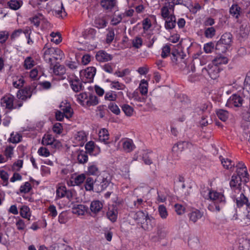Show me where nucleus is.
<instances>
[{
    "label": "nucleus",
    "mask_w": 250,
    "mask_h": 250,
    "mask_svg": "<svg viewBox=\"0 0 250 250\" xmlns=\"http://www.w3.org/2000/svg\"><path fill=\"white\" fill-rule=\"evenodd\" d=\"M246 210L243 212V220L246 225L250 224V208L249 206L246 208Z\"/></svg>",
    "instance_id": "obj_64"
},
{
    "label": "nucleus",
    "mask_w": 250,
    "mask_h": 250,
    "mask_svg": "<svg viewBox=\"0 0 250 250\" xmlns=\"http://www.w3.org/2000/svg\"><path fill=\"white\" fill-rule=\"evenodd\" d=\"M32 189V186L29 182H26L21 185L20 188V192L21 193H27Z\"/></svg>",
    "instance_id": "obj_58"
},
{
    "label": "nucleus",
    "mask_w": 250,
    "mask_h": 250,
    "mask_svg": "<svg viewBox=\"0 0 250 250\" xmlns=\"http://www.w3.org/2000/svg\"><path fill=\"white\" fill-rule=\"evenodd\" d=\"M96 34V30L91 28L85 29L82 33L83 37L85 39H93Z\"/></svg>",
    "instance_id": "obj_43"
},
{
    "label": "nucleus",
    "mask_w": 250,
    "mask_h": 250,
    "mask_svg": "<svg viewBox=\"0 0 250 250\" xmlns=\"http://www.w3.org/2000/svg\"><path fill=\"white\" fill-rule=\"evenodd\" d=\"M208 199L212 201L208 207V209L212 212H219L226 204L224 193L215 190H209Z\"/></svg>",
    "instance_id": "obj_1"
},
{
    "label": "nucleus",
    "mask_w": 250,
    "mask_h": 250,
    "mask_svg": "<svg viewBox=\"0 0 250 250\" xmlns=\"http://www.w3.org/2000/svg\"><path fill=\"white\" fill-rule=\"evenodd\" d=\"M236 167L237 175L236 176L241 178L242 179L243 184H245L249 181L247 167L242 162H239L236 166Z\"/></svg>",
    "instance_id": "obj_11"
},
{
    "label": "nucleus",
    "mask_w": 250,
    "mask_h": 250,
    "mask_svg": "<svg viewBox=\"0 0 250 250\" xmlns=\"http://www.w3.org/2000/svg\"><path fill=\"white\" fill-rule=\"evenodd\" d=\"M228 61L229 60L226 57L219 55L213 59L211 63L218 65L222 64H227L228 62Z\"/></svg>",
    "instance_id": "obj_48"
},
{
    "label": "nucleus",
    "mask_w": 250,
    "mask_h": 250,
    "mask_svg": "<svg viewBox=\"0 0 250 250\" xmlns=\"http://www.w3.org/2000/svg\"><path fill=\"white\" fill-rule=\"evenodd\" d=\"M186 141L180 142L175 144L172 148V151L174 153H177V155L179 152H182L185 148L186 145H188Z\"/></svg>",
    "instance_id": "obj_46"
},
{
    "label": "nucleus",
    "mask_w": 250,
    "mask_h": 250,
    "mask_svg": "<svg viewBox=\"0 0 250 250\" xmlns=\"http://www.w3.org/2000/svg\"><path fill=\"white\" fill-rule=\"evenodd\" d=\"M216 34V29L214 27H209L205 28L204 35L208 39L212 38Z\"/></svg>",
    "instance_id": "obj_57"
},
{
    "label": "nucleus",
    "mask_w": 250,
    "mask_h": 250,
    "mask_svg": "<svg viewBox=\"0 0 250 250\" xmlns=\"http://www.w3.org/2000/svg\"><path fill=\"white\" fill-rule=\"evenodd\" d=\"M110 183V177L109 176L103 177L99 185H96V188L97 192H100L104 190Z\"/></svg>",
    "instance_id": "obj_26"
},
{
    "label": "nucleus",
    "mask_w": 250,
    "mask_h": 250,
    "mask_svg": "<svg viewBox=\"0 0 250 250\" xmlns=\"http://www.w3.org/2000/svg\"><path fill=\"white\" fill-rule=\"evenodd\" d=\"M22 104V102L16 100L15 97L10 94L5 95L0 100L1 107L6 110V112H9L15 109H19Z\"/></svg>",
    "instance_id": "obj_2"
},
{
    "label": "nucleus",
    "mask_w": 250,
    "mask_h": 250,
    "mask_svg": "<svg viewBox=\"0 0 250 250\" xmlns=\"http://www.w3.org/2000/svg\"><path fill=\"white\" fill-rule=\"evenodd\" d=\"M109 134L108 130L105 128H103L99 132V140L104 144H108Z\"/></svg>",
    "instance_id": "obj_37"
},
{
    "label": "nucleus",
    "mask_w": 250,
    "mask_h": 250,
    "mask_svg": "<svg viewBox=\"0 0 250 250\" xmlns=\"http://www.w3.org/2000/svg\"><path fill=\"white\" fill-rule=\"evenodd\" d=\"M22 4L23 1L21 0H10L7 2L8 7L13 10H18Z\"/></svg>",
    "instance_id": "obj_39"
},
{
    "label": "nucleus",
    "mask_w": 250,
    "mask_h": 250,
    "mask_svg": "<svg viewBox=\"0 0 250 250\" xmlns=\"http://www.w3.org/2000/svg\"><path fill=\"white\" fill-rule=\"evenodd\" d=\"M219 159L223 166L226 169H231L234 166V163L228 158H224L221 156Z\"/></svg>",
    "instance_id": "obj_47"
},
{
    "label": "nucleus",
    "mask_w": 250,
    "mask_h": 250,
    "mask_svg": "<svg viewBox=\"0 0 250 250\" xmlns=\"http://www.w3.org/2000/svg\"><path fill=\"white\" fill-rule=\"evenodd\" d=\"M96 72V69L94 67H89L84 70L80 71V76L82 81L84 83H91Z\"/></svg>",
    "instance_id": "obj_5"
},
{
    "label": "nucleus",
    "mask_w": 250,
    "mask_h": 250,
    "mask_svg": "<svg viewBox=\"0 0 250 250\" xmlns=\"http://www.w3.org/2000/svg\"><path fill=\"white\" fill-rule=\"evenodd\" d=\"M165 20V27L167 30L173 29L176 24V17L175 15L164 19Z\"/></svg>",
    "instance_id": "obj_32"
},
{
    "label": "nucleus",
    "mask_w": 250,
    "mask_h": 250,
    "mask_svg": "<svg viewBox=\"0 0 250 250\" xmlns=\"http://www.w3.org/2000/svg\"><path fill=\"white\" fill-rule=\"evenodd\" d=\"M109 86L111 89L117 90H124L126 88L125 85L123 83L116 80H114Z\"/></svg>",
    "instance_id": "obj_50"
},
{
    "label": "nucleus",
    "mask_w": 250,
    "mask_h": 250,
    "mask_svg": "<svg viewBox=\"0 0 250 250\" xmlns=\"http://www.w3.org/2000/svg\"><path fill=\"white\" fill-rule=\"evenodd\" d=\"M159 214L163 219H166L168 216V211L166 207L164 205H160L158 208Z\"/></svg>",
    "instance_id": "obj_59"
},
{
    "label": "nucleus",
    "mask_w": 250,
    "mask_h": 250,
    "mask_svg": "<svg viewBox=\"0 0 250 250\" xmlns=\"http://www.w3.org/2000/svg\"><path fill=\"white\" fill-rule=\"evenodd\" d=\"M51 69H52V73L55 75H62L65 73V68L63 65L60 64L59 63L50 65Z\"/></svg>",
    "instance_id": "obj_30"
},
{
    "label": "nucleus",
    "mask_w": 250,
    "mask_h": 250,
    "mask_svg": "<svg viewBox=\"0 0 250 250\" xmlns=\"http://www.w3.org/2000/svg\"><path fill=\"white\" fill-rule=\"evenodd\" d=\"M60 107L62 112L57 111L56 112V118L58 121H62L64 117L69 119L72 116L73 111L69 103L62 102Z\"/></svg>",
    "instance_id": "obj_4"
},
{
    "label": "nucleus",
    "mask_w": 250,
    "mask_h": 250,
    "mask_svg": "<svg viewBox=\"0 0 250 250\" xmlns=\"http://www.w3.org/2000/svg\"><path fill=\"white\" fill-rule=\"evenodd\" d=\"M243 99L240 95L233 94L228 100L226 106L230 108L238 107L242 106Z\"/></svg>",
    "instance_id": "obj_13"
},
{
    "label": "nucleus",
    "mask_w": 250,
    "mask_h": 250,
    "mask_svg": "<svg viewBox=\"0 0 250 250\" xmlns=\"http://www.w3.org/2000/svg\"><path fill=\"white\" fill-rule=\"evenodd\" d=\"M22 138V135L18 132H14L11 133L8 141L13 144H18L21 141Z\"/></svg>",
    "instance_id": "obj_42"
},
{
    "label": "nucleus",
    "mask_w": 250,
    "mask_h": 250,
    "mask_svg": "<svg viewBox=\"0 0 250 250\" xmlns=\"http://www.w3.org/2000/svg\"><path fill=\"white\" fill-rule=\"evenodd\" d=\"M85 178L86 176L84 173L79 175L75 174L72 175L67 181V184L69 186H80L85 181Z\"/></svg>",
    "instance_id": "obj_14"
},
{
    "label": "nucleus",
    "mask_w": 250,
    "mask_h": 250,
    "mask_svg": "<svg viewBox=\"0 0 250 250\" xmlns=\"http://www.w3.org/2000/svg\"><path fill=\"white\" fill-rule=\"evenodd\" d=\"M174 1L167 2L161 9V15L164 19L174 16Z\"/></svg>",
    "instance_id": "obj_7"
},
{
    "label": "nucleus",
    "mask_w": 250,
    "mask_h": 250,
    "mask_svg": "<svg viewBox=\"0 0 250 250\" xmlns=\"http://www.w3.org/2000/svg\"><path fill=\"white\" fill-rule=\"evenodd\" d=\"M118 209L116 206H111L108 208L106 216L112 223L116 222L118 218Z\"/></svg>",
    "instance_id": "obj_21"
},
{
    "label": "nucleus",
    "mask_w": 250,
    "mask_h": 250,
    "mask_svg": "<svg viewBox=\"0 0 250 250\" xmlns=\"http://www.w3.org/2000/svg\"><path fill=\"white\" fill-rule=\"evenodd\" d=\"M240 8L237 4H233L229 9L230 14L234 17L238 18L240 15Z\"/></svg>",
    "instance_id": "obj_61"
},
{
    "label": "nucleus",
    "mask_w": 250,
    "mask_h": 250,
    "mask_svg": "<svg viewBox=\"0 0 250 250\" xmlns=\"http://www.w3.org/2000/svg\"><path fill=\"white\" fill-rule=\"evenodd\" d=\"M88 209L87 206L83 204H78L73 207L72 212L78 216L83 215L87 211Z\"/></svg>",
    "instance_id": "obj_24"
},
{
    "label": "nucleus",
    "mask_w": 250,
    "mask_h": 250,
    "mask_svg": "<svg viewBox=\"0 0 250 250\" xmlns=\"http://www.w3.org/2000/svg\"><path fill=\"white\" fill-rule=\"evenodd\" d=\"M119 143L123 150L126 153L131 152L136 148V146L131 139L122 138Z\"/></svg>",
    "instance_id": "obj_12"
},
{
    "label": "nucleus",
    "mask_w": 250,
    "mask_h": 250,
    "mask_svg": "<svg viewBox=\"0 0 250 250\" xmlns=\"http://www.w3.org/2000/svg\"><path fill=\"white\" fill-rule=\"evenodd\" d=\"M139 88L141 93L142 95H146L148 92V83L147 81L145 79H143L141 81Z\"/></svg>",
    "instance_id": "obj_53"
},
{
    "label": "nucleus",
    "mask_w": 250,
    "mask_h": 250,
    "mask_svg": "<svg viewBox=\"0 0 250 250\" xmlns=\"http://www.w3.org/2000/svg\"><path fill=\"white\" fill-rule=\"evenodd\" d=\"M12 78V85L15 88L20 89L23 86L25 81L22 76H14Z\"/></svg>",
    "instance_id": "obj_31"
},
{
    "label": "nucleus",
    "mask_w": 250,
    "mask_h": 250,
    "mask_svg": "<svg viewBox=\"0 0 250 250\" xmlns=\"http://www.w3.org/2000/svg\"><path fill=\"white\" fill-rule=\"evenodd\" d=\"M216 115L218 118L223 122L226 121L229 117L228 111L221 109L216 110Z\"/></svg>",
    "instance_id": "obj_49"
},
{
    "label": "nucleus",
    "mask_w": 250,
    "mask_h": 250,
    "mask_svg": "<svg viewBox=\"0 0 250 250\" xmlns=\"http://www.w3.org/2000/svg\"><path fill=\"white\" fill-rule=\"evenodd\" d=\"M233 196L235 198L236 204L238 207H242L244 205H245L246 208L249 206L248 198L244 195L243 191L240 192L239 194L234 193Z\"/></svg>",
    "instance_id": "obj_17"
},
{
    "label": "nucleus",
    "mask_w": 250,
    "mask_h": 250,
    "mask_svg": "<svg viewBox=\"0 0 250 250\" xmlns=\"http://www.w3.org/2000/svg\"><path fill=\"white\" fill-rule=\"evenodd\" d=\"M203 215V213L198 209H195L188 214L189 220L193 223L196 222L201 219Z\"/></svg>",
    "instance_id": "obj_28"
},
{
    "label": "nucleus",
    "mask_w": 250,
    "mask_h": 250,
    "mask_svg": "<svg viewBox=\"0 0 250 250\" xmlns=\"http://www.w3.org/2000/svg\"><path fill=\"white\" fill-rule=\"evenodd\" d=\"M123 18L124 15L122 13H114L112 16L110 23L112 25H116L121 22Z\"/></svg>",
    "instance_id": "obj_45"
},
{
    "label": "nucleus",
    "mask_w": 250,
    "mask_h": 250,
    "mask_svg": "<svg viewBox=\"0 0 250 250\" xmlns=\"http://www.w3.org/2000/svg\"><path fill=\"white\" fill-rule=\"evenodd\" d=\"M42 143L44 146H50L53 148H59L62 146L61 142L55 139L50 134H45L42 139Z\"/></svg>",
    "instance_id": "obj_9"
},
{
    "label": "nucleus",
    "mask_w": 250,
    "mask_h": 250,
    "mask_svg": "<svg viewBox=\"0 0 250 250\" xmlns=\"http://www.w3.org/2000/svg\"><path fill=\"white\" fill-rule=\"evenodd\" d=\"M87 135L84 131H78L74 134L73 141L76 145L83 146L87 141Z\"/></svg>",
    "instance_id": "obj_16"
},
{
    "label": "nucleus",
    "mask_w": 250,
    "mask_h": 250,
    "mask_svg": "<svg viewBox=\"0 0 250 250\" xmlns=\"http://www.w3.org/2000/svg\"><path fill=\"white\" fill-rule=\"evenodd\" d=\"M172 55L171 60L173 62L176 63L180 61L185 62L183 60L186 57V54L182 50L173 51L172 53Z\"/></svg>",
    "instance_id": "obj_34"
},
{
    "label": "nucleus",
    "mask_w": 250,
    "mask_h": 250,
    "mask_svg": "<svg viewBox=\"0 0 250 250\" xmlns=\"http://www.w3.org/2000/svg\"><path fill=\"white\" fill-rule=\"evenodd\" d=\"M54 51V47H51L48 43L44 45L42 50L44 60L50 65H53V56Z\"/></svg>",
    "instance_id": "obj_8"
},
{
    "label": "nucleus",
    "mask_w": 250,
    "mask_h": 250,
    "mask_svg": "<svg viewBox=\"0 0 250 250\" xmlns=\"http://www.w3.org/2000/svg\"><path fill=\"white\" fill-rule=\"evenodd\" d=\"M69 82L72 89L76 92L83 89V86L81 81L76 76H72L69 78Z\"/></svg>",
    "instance_id": "obj_18"
},
{
    "label": "nucleus",
    "mask_w": 250,
    "mask_h": 250,
    "mask_svg": "<svg viewBox=\"0 0 250 250\" xmlns=\"http://www.w3.org/2000/svg\"><path fill=\"white\" fill-rule=\"evenodd\" d=\"M117 99V95L116 92L110 90L106 92L104 95V99L109 101H115Z\"/></svg>",
    "instance_id": "obj_60"
},
{
    "label": "nucleus",
    "mask_w": 250,
    "mask_h": 250,
    "mask_svg": "<svg viewBox=\"0 0 250 250\" xmlns=\"http://www.w3.org/2000/svg\"><path fill=\"white\" fill-rule=\"evenodd\" d=\"M167 235V231L163 228H158L156 235L151 236V239L154 241H159L165 238Z\"/></svg>",
    "instance_id": "obj_33"
},
{
    "label": "nucleus",
    "mask_w": 250,
    "mask_h": 250,
    "mask_svg": "<svg viewBox=\"0 0 250 250\" xmlns=\"http://www.w3.org/2000/svg\"><path fill=\"white\" fill-rule=\"evenodd\" d=\"M99 104V99L98 97L92 94H89L87 100L85 101L84 107H89L91 106H95Z\"/></svg>",
    "instance_id": "obj_35"
},
{
    "label": "nucleus",
    "mask_w": 250,
    "mask_h": 250,
    "mask_svg": "<svg viewBox=\"0 0 250 250\" xmlns=\"http://www.w3.org/2000/svg\"><path fill=\"white\" fill-rule=\"evenodd\" d=\"M242 179L239 176L233 175L229 182V185L234 193L239 194L242 190Z\"/></svg>",
    "instance_id": "obj_10"
},
{
    "label": "nucleus",
    "mask_w": 250,
    "mask_h": 250,
    "mask_svg": "<svg viewBox=\"0 0 250 250\" xmlns=\"http://www.w3.org/2000/svg\"><path fill=\"white\" fill-rule=\"evenodd\" d=\"M150 152L143 150L141 152L142 159L146 165H150L152 164V161L150 157Z\"/></svg>",
    "instance_id": "obj_55"
},
{
    "label": "nucleus",
    "mask_w": 250,
    "mask_h": 250,
    "mask_svg": "<svg viewBox=\"0 0 250 250\" xmlns=\"http://www.w3.org/2000/svg\"><path fill=\"white\" fill-rule=\"evenodd\" d=\"M94 24L99 29L104 28L106 26L107 21L104 17L98 16L95 20Z\"/></svg>",
    "instance_id": "obj_40"
},
{
    "label": "nucleus",
    "mask_w": 250,
    "mask_h": 250,
    "mask_svg": "<svg viewBox=\"0 0 250 250\" xmlns=\"http://www.w3.org/2000/svg\"><path fill=\"white\" fill-rule=\"evenodd\" d=\"M233 43V36L229 32L224 33L217 41L215 49L220 52H226L231 46Z\"/></svg>",
    "instance_id": "obj_3"
},
{
    "label": "nucleus",
    "mask_w": 250,
    "mask_h": 250,
    "mask_svg": "<svg viewBox=\"0 0 250 250\" xmlns=\"http://www.w3.org/2000/svg\"><path fill=\"white\" fill-rule=\"evenodd\" d=\"M88 96V95L87 93L83 92L79 94L76 95L75 97H76L77 101L83 106L85 104V101L87 100Z\"/></svg>",
    "instance_id": "obj_56"
},
{
    "label": "nucleus",
    "mask_w": 250,
    "mask_h": 250,
    "mask_svg": "<svg viewBox=\"0 0 250 250\" xmlns=\"http://www.w3.org/2000/svg\"><path fill=\"white\" fill-rule=\"evenodd\" d=\"M20 214L21 216L28 220H30L31 215L30 209L27 206H22L20 209Z\"/></svg>",
    "instance_id": "obj_41"
},
{
    "label": "nucleus",
    "mask_w": 250,
    "mask_h": 250,
    "mask_svg": "<svg viewBox=\"0 0 250 250\" xmlns=\"http://www.w3.org/2000/svg\"><path fill=\"white\" fill-rule=\"evenodd\" d=\"M62 6V3L60 0H51L46 4V7L49 8L52 13Z\"/></svg>",
    "instance_id": "obj_29"
},
{
    "label": "nucleus",
    "mask_w": 250,
    "mask_h": 250,
    "mask_svg": "<svg viewBox=\"0 0 250 250\" xmlns=\"http://www.w3.org/2000/svg\"><path fill=\"white\" fill-rule=\"evenodd\" d=\"M87 173L89 175L96 176L100 173L98 164L97 162H91L88 164Z\"/></svg>",
    "instance_id": "obj_27"
},
{
    "label": "nucleus",
    "mask_w": 250,
    "mask_h": 250,
    "mask_svg": "<svg viewBox=\"0 0 250 250\" xmlns=\"http://www.w3.org/2000/svg\"><path fill=\"white\" fill-rule=\"evenodd\" d=\"M116 0H101L100 4L104 10L110 12L117 8Z\"/></svg>",
    "instance_id": "obj_19"
},
{
    "label": "nucleus",
    "mask_w": 250,
    "mask_h": 250,
    "mask_svg": "<svg viewBox=\"0 0 250 250\" xmlns=\"http://www.w3.org/2000/svg\"><path fill=\"white\" fill-rule=\"evenodd\" d=\"M221 69L218 65L212 63H209L207 68H204L202 69V73L204 75L208 73L209 77L212 80L217 79L219 76Z\"/></svg>",
    "instance_id": "obj_6"
},
{
    "label": "nucleus",
    "mask_w": 250,
    "mask_h": 250,
    "mask_svg": "<svg viewBox=\"0 0 250 250\" xmlns=\"http://www.w3.org/2000/svg\"><path fill=\"white\" fill-rule=\"evenodd\" d=\"M73 196V191L67 189L65 186H60L56 190V197L58 198L66 197L68 200H71Z\"/></svg>",
    "instance_id": "obj_15"
},
{
    "label": "nucleus",
    "mask_w": 250,
    "mask_h": 250,
    "mask_svg": "<svg viewBox=\"0 0 250 250\" xmlns=\"http://www.w3.org/2000/svg\"><path fill=\"white\" fill-rule=\"evenodd\" d=\"M53 61L54 60H62L64 58V54L62 50L58 48H54Z\"/></svg>",
    "instance_id": "obj_54"
},
{
    "label": "nucleus",
    "mask_w": 250,
    "mask_h": 250,
    "mask_svg": "<svg viewBox=\"0 0 250 250\" xmlns=\"http://www.w3.org/2000/svg\"><path fill=\"white\" fill-rule=\"evenodd\" d=\"M85 149L90 155L96 156L99 154L101 152L100 148L95 145L93 141H89L87 143L85 146Z\"/></svg>",
    "instance_id": "obj_22"
},
{
    "label": "nucleus",
    "mask_w": 250,
    "mask_h": 250,
    "mask_svg": "<svg viewBox=\"0 0 250 250\" xmlns=\"http://www.w3.org/2000/svg\"><path fill=\"white\" fill-rule=\"evenodd\" d=\"M36 64V62L34 59L29 56L25 58L24 61V67L26 69H31Z\"/></svg>",
    "instance_id": "obj_52"
},
{
    "label": "nucleus",
    "mask_w": 250,
    "mask_h": 250,
    "mask_svg": "<svg viewBox=\"0 0 250 250\" xmlns=\"http://www.w3.org/2000/svg\"><path fill=\"white\" fill-rule=\"evenodd\" d=\"M14 147L11 145H7L4 147V149L3 151L4 156L7 161L11 160L14 155Z\"/></svg>",
    "instance_id": "obj_44"
},
{
    "label": "nucleus",
    "mask_w": 250,
    "mask_h": 250,
    "mask_svg": "<svg viewBox=\"0 0 250 250\" xmlns=\"http://www.w3.org/2000/svg\"><path fill=\"white\" fill-rule=\"evenodd\" d=\"M115 38L114 31L112 28H109L107 30V33L106 35V42L107 43H111Z\"/></svg>",
    "instance_id": "obj_63"
},
{
    "label": "nucleus",
    "mask_w": 250,
    "mask_h": 250,
    "mask_svg": "<svg viewBox=\"0 0 250 250\" xmlns=\"http://www.w3.org/2000/svg\"><path fill=\"white\" fill-rule=\"evenodd\" d=\"M95 58L99 62H105L111 60L112 56L104 50H100L97 52Z\"/></svg>",
    "instance_id": "obj_23"
},
{
    "label": "nucleus",
    "mask_w": 250,
    "mask_h": 250,
    "mask_svg": "<svg viewBox=\"0 0 250 250\" xmlns=\"http://www.w3.org/2000/svg\"><path fill=\"white\" fill-rule=\"evenodd\" d=\"M77 157L80 164H84L88 161V155L87 152L83 150H79L76 151Z\"/></svg>",
    "instance_id": "obj_38"
},
{
    "label": "nucleus",
    "mask_w": 250,
    "mask_h": 250,
    "mask_svg": "<svg viewBox=\"0 0 250 250\" xmlns=\"http://www.w3.org/2000/svg\"><path fill=\"white\" fill-rule=\"evenodd\" d=\"M235 250H250V239H239Z\"/></svg>",
    "instance_id": "obj_25"
},
{
    "label": "nucleus",
    "mask_w": 250,
    "mask_h": 250,
    "mask_svg": "<svg viewBox=\"0 0 250 250\" xmlns=\"http://www.w3.org/2000/svg\"><path fill=\"white\" fill-rule=\"evenodd\" d=\"M103 207V204L102 202L99 200H94L91 202L90 208L93 213H97L102 209Z\"/></svg>",
    "instance_id": "obj_36"
},
{
    "label": "nucleus",
    "mask_w": 250,
    "mask_h": 250,
    "mask_svg": "<svg viewBox=\"0 0 250 250\" xmlns=\"http://www.w3.org/2000/svg\"><path fill=\"white\" fill-rule=\"evenodd\" d=\"M32 91L30 87H25L23 89L19 90L17 93V98L22 101H25L31 98Z\"/></svg>",
    "instance_id": "obj_20"
},
{
    "label": "nucleus",
    "mask_w": 250,
    "mask_h": 250,
    "mask_svg": "<svg viewBox=\"0 0 250 250\" xmlns=\"http://www.w3.org/2000/svg\"><path fill=\"white\" fill-rule=\"evenodd\" d=\"M50 36L52 38L51 41L54 43L58 44L62 42V38L61 34L59 32H52L50 34Z\"/></svg>",
    "instance_id": "obj_62"
},
{
    "label": "nucleus",
    "mask_w": 250,
    "mask_h": 250,
    "mask_svg": "<svg viewBox=\"0 0 250 250\" xmlns=\"http://www.w3.org/2000/svg\"><path fill=\"white\" fill-rule=\"evenodd\" d=\"M84 183V188L86 191H93L94 188V180L93 178L88 177L85 178Z\"/></svg>",
    "instance_id": "obj_51"
}]
</instances>
